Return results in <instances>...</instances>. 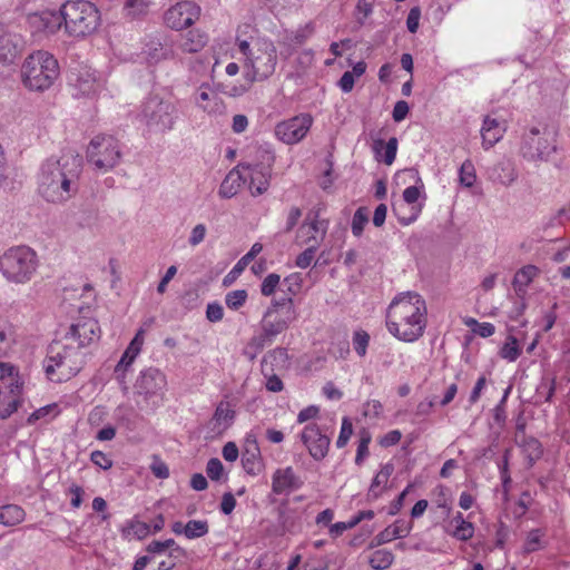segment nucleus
I'll return each mask as SVG.
<instances>
[{"instance_id": "obj_1", "label": "nucleus", "mask_w": 570, "mask_h": 570, "mask_svg": "<svg viewBox=\"0 0 570 570\" xmlns=\"http://www.w3.org/2000/svg\"><path fill=\"white\" fill-rule=\"evenodd\" d=\"M82 157L72 149L45 160L38 173V193L51 204H65L79 189Z\"/></svg>"}, {"instance_id": "obj_2", "label": "nucleus", "mask_w": 570, "mask_h": 570, "mask_svg": "<svg viewBox=\"0 0 570 570\" xmlns=\"http://www.w3.org/2000/svg\"><path fill=\"white\" fill-rule=\"evenodd\" d=\"M426 304L415 292L401 293L393 298L386 312V327L404 342L419 340L426 327Z\"/></svg>"}, {"instance_id": "obj_3", "label": "nucleus", "mask_w": 570, "mask_h": 570, "mask_svg": "<svg viewBox=\"0 0 570 570\" xmlns=\"http://www.w3.org/2000/svg\"><path fill=\"white\" fill-rule=\"evenodd\" d=\"M86 364V352L65 337L53 341L43 360V371L51 382H67L76 376Z\"/></svg>"}, {"instance_id": "obj_4", "label": "nucleus", "mask_w": 570, "mask_h": 570, "mask_svg": "<svg viewBox=\"0 0 570 570\" xmlns=\"http://www.w3.org/2000/svg\"><path fill=\"white\" fill-rule=\"evenodd\" d=\"M59 75L57 59L48 51L38 50L29 55L21 67L23 85L33 91L49 89Z\"/></svg>"}, {"instance_id": "obj_5", "label": "nucleus", "mask_w": 570, "mask_h": 570, "mask_svg": "<svg viewBox=\"0 0 570 570\" xmlns=\"http://www.w3.org/2000/svg\"><path fill=\"white\" fill-rule=\"evenodd\" d=\"M37 267V253L29 246H12L0 256V273L10 283L29 282Z\"/></svg>"}, {"instance_id": "obj_6", "label": "nucleus", "mask_w": 570, "mask_h": 570, "mask_svg": "<svg viewBox=\"0 0 570 570\" xmlns=\"http://www.w3.org/2000/svg\"><path fill=\"white\" fill-rule=\"evenodd\" d=\"M63 26L71 37H86L94 33L100 24L98 8L87 0L66 1L62 4Z\"/></svg>"}, {"instance_id": "obj_7", "label": "nucleus", "mask_w": 570, "mask_h": 570, "mask_svg": "<svg viewBox=\"0 0 570 570\" xmlns=\"http://www.w3.org/2000/svg\"><path fill=\"white\" fill-rule=\"evenodd\" d=\"M122 146L111 135L95 136L87 147V160L95 169L109 171L120 164Z\"/></svg>"}, {"instance_id": "obj_8", "label": "nucleus", "mask_w": 570, "mask_h": 570, "mask_svg": "<svg viewBox=\"0 0 570 570\" xmlns=\"http://www.w3.org/2000/svg\"><path fill=\"white\" fill-rule=\"evenodd\" d=\"M297 313L294 307V301L291 296L281 297L273 302L272 306L266 311L263 321V338L259 343L264 346L265 341H271L276 335L285 331L288 325L296 320Z\"/></svg>"}, {"instance_id": "obj_9", "label": "nucleus", "mask_w": 570, "mask_h": 570, "mask_svg": "<svg viewBox=\"0 0 570 570\" xmlns=\"http://www.w3.org/2000/svg\"><path fill=\"white\" fill-rule=\"evenodd\" d=\"M22 383L18 371L8 363H0V419L10 417L22 404Z\"/></svg>"}, {"instance_id": "obj_10", "label": "nucleus", "mask_w": 570, "mask_h": 570, "mask_svg": "<svg viewBox=\"0 0 570 570\" xmlns=\"http://www.w3.org/2000/svg\"><path fill=\"white\" fill-rule=\"evenodd\" d=\"M142 116L149 130L165 132L173 129L178 118V110L170 100L150 96L144 102Z\"/></svg>"}, {"instance_id": "obj_11", "label": "nucleus", "mask_w": 570, "mask_h": 570, "mask_svg": "<svg viewBox=\"0 0 570 570\" xmlns=\"http://www.w3.org/2000/svg\"><path fill=\"white\" fill-rule=\"evenodd\" d=\"M557 149L556 134L548 128L532 127L523 136L521 154L530 161H549Z\"/></svg>"}, {"instance_id": "obj_12", "label": "nucleus", "mask_w": 570, "mask_h": 570, "mask_svg": "<svg viewBox=\"0 0 570 570\" xmlns=\"http://www.w3.org/2000/svg\"><path fill=\"white\" fill-rule=\"evenodd\" d=\"M166 386V377L158 368L142 371L136 381L135 387L146 401L150 400V407L156 409L163 401V391Z\"/></svg>"}, {"instance_id": "obj_13", "label": "nucleus", "mask_w": 570, "mask_h": 570, "mask_svg": "<svg viewBox=\"0 0 570 570\" xmlns=\"http://www.w3.org/2000/svg\"><path fill=\"white\" fill-rule=\"evenodd\" d=\"M274 153L267 144L258 146L255 151V164L252 165V187L255 186L256 194L265 193L272 177Z\"/></svg>"}, {"instance_id": "obj_14", "label": "nucleus", "mask_w": 570, "mask_h": 570, "mask_svg": "<svg viewBox=\"0 0 570 570\" xmlns=\"http://www.w3.org/2000/svg\"><path fill=\"white\" fill-rule=\"evenodd\" d=\"M276 49L265 39L256 42V52L252 53V81L264 80L275 70Z\"/></svg>"}, {"instance_id": "obj_15", "label": "nucleus", "mask_w": 570, "mask_h": 570, "mask_svg": "<svg viewBox=\"0 0 570 570\" xmlns=\"http://www.w3.org/2000/svg\"><path fill=\"white\" fill-rule=\"evenodd\" d=\"M301 440L314 460L321 461L327 455L331 438L326 428L309 423L302 431Z\"/></svg>"}, {"instance_id": "obj_16", "label": "nucleus", "mask_w": 570, "mask_h": 570, "mask_svg": "<svg viewBox=\"0 0 570 570\" xmlns=\"http://www.w3.org/2000/svg\"><path fill=\"white\" fill-rule=\"evenodd\" d=\"M200 16V7L193 1H180L171 6L164 16L165 23L174 29L181 30L191 26Z\"/></svg>"}, {"instance_id": "obj_17", "label": "nucleus", "mask_w": 570, "mask_h": 570, "mask_svg": "<svg viewBox=\"0 0 570 570\" xmlns=\"http://www.w3.org/2000/svg\"><path fill=\"white\" fill-rule=\"evenodd\" d=\"M312 122L311 115L302 114L279 122L275 128V135L285 144H296L306 136Z\"/></svg>"}, {"instance_id": "obj_18", "label": "nucleus", "mask_w": 570, "mask_h": 570, "mask_svg": "<svg viewBox=\"0 0 570 570\" xmlns=\"http://www.w3.org/2000/svg\"><path fill=\"white\" fill-rule=\"evenodd\" d=\"M63 337L79 345L80 350L83 351L87 345L99 340L100 327L96 320L82 318L72 324Z\"/></svg>"}, {"instance_id": "obj_19", "label": "nucleus", "mask_w": 570, "mask_h": 570, "mask_svg": "<svg viewBox=\"0 0 570 570\" xmlns=\"http://www.w3.org/2000/svg\"><path fill=\"white\" fill-rule=\"evenodd\" d=\"M75 92V97H91L98 94L104 87V79L101 75L90 68H82L76 78H70Z\"/></svg>"}, {"instance_id": "obj_20", "label": "nucleus", "mask_w": 570, "mask_h": 570, "mask_svg": "<svg viewBox=\"0 0 570 570\" xmlns=\"http://www.w3.org/2000/svg\"><path fill=\"white\" fill-rule=\"evenodd\" d=\"M22 49V38L18 33L8 31L0 24V67L13 63Z\"/></svg>"}, {"instance_id": "obj_21", "label": "nucleus", "mask_w": 570, "mask_h": 570, "mask_svg": "<svg viewBox=\"0 0 570 570\" xmlns=\"http://www.w3.org/2000/svg\"><path fill=\"white\" fill-rule=\"evenodd\" d=\"M63 23L62 7L60 10H45L29 16V24L33 32L55 33Z\"/></svg>"}, {"instance_id": "obj_22", "label": "nucleus", "mask_w": 570, "mask_h": 570, "mask_svg": "<svg viewBox=\"0 0 570 570\" xmlns=\"http://www.w3.org/2000/svg\"><path fill=\"white\" fill-rule=\"evenodd\" d=\"M302 485V479L295 474L292 466L277 469L273 475L272 489L276 494L298 490Z\"/></svg>"}, {"instance_id": "obj_23", "label": "nucleus", "mask_w": 570, "mask_h": 570, "mask_svg": "<svg viewBox=\"0 0 570 570\" xmlns=\"http://www.w3.org/2000/svg\"><path fill=\"white\" fill-rule=\"evenodd\" d=\"M144 53L151 63L173 59L175 57L174 42L167 40L163 42L158 38H150L145 43Z\"/></svg>"}, {"instance_id": "obj_24", "label": "nucleus", "mask_w": 570, "mask_h": 570, "mask_svg": "<svg viewBox=\"0 0 570 570\" xmlns=\"http://www.w3.org/2000/svg\"><path fill=\"white\" fill-rule=\"evenodd\" d=\"M248 169L249 166L245 164H239L233 168L223 180L219 187V195L224 198L235 196L245 184L246 176L244 175V171H247Z\"/></svg>"}, {"instance_id": "obj_25", "label": "nucleus", "mask_w": 570, "mask_h": 570, "mask_svg": "<svg viewBox=\"0 0 570 570\" xmlns=\"http://www.w3.org/2000/svg\"><path fill=\"white\" fill-rule=\"evenodd\" d=\"M505 132V126L495 118L487 116L483 119L481 136L484 149H490L500 141Z\"/></svg>"}, {"instance_id": "obj_26", "label": "nucleus", "mask_w": 570, "mask_h": 570, "mask_svg": "<svg viewBox=\"0 0 570 570\" xmlns=\"http://www.w3.org/2000/svg\"><path fill=\"white\" fill-rule=\"evenodd\" d=\"M288 365L287 350L284 347H276L269 351L262 360V373L268 376L275 371H282Z\"/></svg>"}, {"instance_id": "obj_27", "label": "nucleus", "mask_w": 570, "mask_h": 570, "mask_svg": "<svg viewBox=\"0 0 570 570\" xmlns=\"http://www.w3.org/2000/svg\"><path fill=\"white\" fill-rule=\"evenodd\" d=\"M208 36L207 33L194 29L189 30L185 35H180L177 40L178 48L186 53H197L207 45Z\"/></svg>"}, {"instance_id": "obj_28", "label": "nucleus", "mask_w": 570, "mask_h": 570, "mask_svg": "<svg viewBox=\"0 0 570 570\" xmlns=\"http://www.w3.org/2000/svg\"><path fill=\"white\" fill-rule=\"evenodd\" d=\"M491 178L502 185L509 186L518 178L515 165L510 159L499 161L491 171Z\"/></svg>"}, {"instance_id": "obj_29", "label": "nucleus", "mask_w": 570, "mask_h": 570, "mask_svg": "<svg viewBox=\"0 0 570 570\" xmlns=\"http://www.w3.org/2000/svg\"><path fill=\"white\" fill-rule=\"evenodd\" d=\"M234 411L228 403L220 402L210 420L212 431L216 434L224 432L232 423Z\"/></svg>"}, {"instance_id": "obj_30", "label": "nucleus", "mask_w": 570, "mask_h": 570, "mask_svg": "<svg viewBox=\"0 0 570 570\" xmlns=\"http://www.w3.org/2000/svg\"><path fill=\"white\" fill-rule=\"evenodd\" d=\"M317 213L314 214L313 218H311V214H308L306 220L302 226L301 230L307 229L308 240H314V245H318L320 242H322L326 235L327 228H328V222L325 219H317Z\"/></svg>"}, {"instance_id": "obj_31", "label": "nucleus", "mask_w": 570, "mask_h": 570, "mask_svg": "<svg viewBox=\"0 0 570 570\" xmlns=\"http://www.w3.org/2000/svg\"><path fill=\"white\" fill-rule=\"evenodd\" d=\"M410 531L411 527L409 524L404 521H396L376 534L373 542L376 546H381L396 538H404L410 533Z\"/></svg>"}, {"instance_id": "obj_32", "label": "nucleus", "mask_w": 570, "mask_h": 570, "mask_svg": "<svg viewBox=\"0 0 570 570\" xmlns=\"http://www.w3.org/2000/svg\"><path fill=\"white\" fill-rule=\"evenodd\" d=\"M26 518L24 510L18 504H4L0 507V524L13 527L21 523Z\"/></svg>"}, {"instance_id": "obj_33", "label": "nucleus", "mask_w": 570, "mask_h": 570, "mask_svg": "<svg viewBox=\"0 0 570 570\" xmlns=\"http://www.w3.org/2000/svg\"><path fill=\"white\" fill-rule=\"evenodd\" d=\"M14 342L13 326L7 320L0 317V357H4L9 354Z\"/></svg>"}, {"instance_id": "obj_34", "label": "nucleus", "mask_w": 570, "mask_h": 570, "mask_svg": "<svg viewBox=\"0 0 570 570\" xmlns=\"http://www.w3.org/2000/svg\"><path fill=\"white\" fill-rule=\"evenodd\" d=\"M384 148V158L383 161L386 165H392L396 157L397 151V139L392 137L385 144L383 139H376L373 144V150L375 153L376 159H380L381 150Z\"/></svg>"}, {"instance_id": "obj_35", "label": "nucleus", "mask_w": 570, "mask_h": 570, "mask_svg": "<svg viewBox=\"0 0 570 570\" xmlns=\"http://www.w3.org/2000/svg\"><path fill=\"white\" fill-rule=\"evenodd\" d=\"M515 441L523 449L531 464L541 458L542 446L535 438L525 436L523 434L522 439L518 440V435H515Z\"/></svg>"}, {"instance_id": "obj_36", "label": "nucleus", "mask_w": 570, "mask_h": 570, "mask_svg": "<svg viewBox=\"0 0 570 570\" xmlns=\"http://www.w3.org/2000/svg\"><path fill=\"white\" fill-rule=\"evenodd\" d=\"M393 472V466L390 464L384 465L381 471L374 476L372 484L370 487L367 497L370 499H377L381 495V490L379 488L382 484H385Z\"/></svg>"}, {"instance_id": "obj_37", "label": "nucleus", "mask_w": 570, "mask_h": 570, "mask_svg": "<svg viewBox=\"0 0 570 570\" xmlns=\"http://www.w3.org/2000/svg\"><path fill=\"white\" fill-rule=\"evenodd\" d=\"M394 560V556L391 551L385 549L376 550L370 557V564L375 570H385L387 569Z\"/></svg>"}, {"instance_id": "obj_38", "label": "nucleus", "mask_w": 570, "mask_h": 570, "mask_svg": "<svg viewBox=\"0 0 570 570\" xmlns=\"http://www.w3.org/2000/svg\"><path fill=\"white\" fill-rule=\"evenodd\" d=\"M122 533L125 537H134L141 540L150 533V525L139 520H131L124 528Z\"/></svg>"}, {"instance_id": "obj_39", "label": "nucleus", "mask_w": 570, "mask_h": 570, "mask_svg": "<svg viewBox=\"0 0 570 570\" xmlns=\"http://www.w3.org/2000/svg\"><path fill=\"white\" fill-rule=\"evenodd\" d=\"M184 530L187 539L200 538L208 533V523L205 520H190Z\"/></svg>"}, {"instance_id": "obj_40", "label": "nucleus", "mask_w": 570, "mask_h": 570, "mask_svg": "<svg viewBox=\"0 0 570 570\" xmlns=\"http://www.w3.org/2000/svg\"><path fill=\"white\" fill-rule=\"evenodd\" d=\"M59 414L58 405L56 403L48 404L42 406L36 411H33L27 419L28 424H35L37 421L41 419L52 420Z\"/></svg>"}, {"instance_id": "obj_41", "label": "nucleus", "mask_w": 570, "mask_h": 570, "mask_svg": "<svg viewBox=\"0 0 570 570\" xmlns=\"http://www.w3.org/2000/svg\"><path fill=\"white\" fill-rule=\"evenodd\" d=\"M521 354V348L514 336H508L505 343L500 350V356L509 362H514Z\"/></svg>"}, {"instance_id": "obj_42", "label": "nucleus", "mask_w": 570, "mask_h": 570, "mask_svg": "<svg viewBox=\"0 0 570 570\" xmlns=\"http://www.w3.org/2000/svg\"><path fill=\"white\" fill-rule=\"evenodd\" d=\"M150 6L151 0H126L124 9L128 16L139 17L146 14Z\"/></svg>"}, {"instance_id": "obj_43", "label": "nucleus", "mask_w": 570, "mask_h": 570, "mask_svg": "<svg viewBox=\"0 0 570 570\" xmlns=\"http://www.w3.org/2000/svg\"><path fill=\"white\" fill-rule=\"evenodd\" d=\"M281 286L284 293L282 297L291 296L293 299V296H295L302 287V277L299 274H292L284 278Z\"/></svg>"}, {"instance_id": "obj_44", "label": "nucleus", "mask_w": 570, "mask_h": 570, "mask_svg": "<svg viewBox=\"0 0 570 570\" xmlns=\"http://www.w3.org/2000/svg\"><path fill=\"white\" fill-rule=\"evenodd\" d=\"M249 264V252L246 253L232 268V271L223 278V286H230L245 271L247 265Z\"/></svg>"}, {"instance_id": "obj_45", "label": "nucleus", "mask_w": 570, "mask_h": 570, "mask_svg": "<svg viewBox=\"0 0 570 570\" xmlns=\"http://www.w3.org/2000/svg\"><path fill=\"white\" fill-rule=\"evenodd\" d=\"M368 223V210L365 207H360L354 213L352 219V233L355 237H360L364 230L365 225Z\"/></svg>"}, {"instance_id": "obj_46", "label": "nucleus", "mask_w": 570, "mask_h": 570, "mask_svg": "<svg viewBox=\"0 0 570 570\" xmlns=\"http://www.w3.org/2000/svg\"><path fill=\"white\" fill-rule=\"evenodd\" d=\"M460 183L465 187H472L475 183L476 175L473 164L470 160H465L459 171Z\"/></svg>"}, {"instance_id": "obj_47", "label": "nucleus", "mask_w": 570, "mask_h": 570, "mask_svg": "<svg viewBox=\"0 0 570 570\" xmlns=\"http://www.w3.org/2000/svg\"><path fill=\"white\" fill-rule=\"evenodd\" d=\"M537 274V268L532 265H528L523 268H521L514 276L513 284L519 289L521 286H528L529 283L532 281V278Z\"/></svg>"}, {"instance_id": "obj_48", "label": "nucleus", "mask_w": 570, "mask_h": 570, "mask_svg": "<svg viewBox=\"0 0 570 570\" xmlns=\"http://www.w3.org/2000/svg\"><path fill=\"white\" fill-rule=\"evenodd\" d=\"M247 296L248 295L245 289L233 291L227 293L225 297V303L228 308L236 311L245 304Z\"/></svg>"}, {"instance_id": "obj_49", "label": "nucleus", "mask_w": 570, "mask_h": 570, "mask_svg": "<svg viewBox=\"0 0 570 570\" xmlns=\"http://www.w3.org/2000/svg\"><path fill=\"white\" fill-rule=\"evenodd\" d=\"M544 535L542 530L540 529H533L528 533L527 540L524 542V551L527 553L534 552L542 548L541 539Z\"/></svg>"}, {"instance_id": "obj_50", "label": "nucleus", "mask_w": 570, "mask_h": 570, "mask_svg": "<svg viewBox=\"0 0 570 570\" xmlns=\"http://www.w3.org/2000/svg\"><path fill=\"white\" fill-rule=\"evenodd\" d=\"M370 343V335L365 331H356L353 335V347L358 356H364Z\"/></svg>"}, {"instance_id": "obj_51", "label": "nucleus", "mask_w": 570, "mask_h": 570, "mask_svg": "<svg viewBox=\"0 0 570 570\" xmlns=\"http://www.w3.org/2000/svg\"><path fill=\"white\" fill-rule=\"evenodd\" d=\"M449 533L456 540L468 541L474 534V525L471 522L465 521L460 525H455V528L452 531H449Z\"/></svg>"}, {"instance_id": "obj_52", "label": "nucleus", "mask_w": 570, "mask_h": 570, "mask_svg": "<svg viewBox=\"0 0 570 570\" xmlns=\"http://www.w3.org/2000/svg\"><path fill=\"white\" fill-rule=\"evenodd\" d=\"M353 434V424L350 417L345 416L342 420V426L336 440V446L338 449L344 448Z\"/></svg>"}, {"instance_id": "obj_53", "label": "nucleus", "mask_w": 570, "mask_h": 570, "mask_svg": "<svg viewBox=\"0 0 570 570\" xmlns=\"http://www.w3.org/2000/svg\"><path fill=\"white\" fill-rule=\"evenodd\" d=\"M281 285V277L278 274H268L261 285V292L264 296H271L275 293L276 288Z\"/></svg>"}, {"instance_id": "obj_54", "label": "nucleus", "mask_w": 570, "mask_h": 570, "mask_svg": "<svg viewBox=\"0 0 570 570\" xmlns=\"http://www.w3.org/2000/svg\"><path fill=\"white\" fill-rule=\"evenodd\" d=\"M207 476L212 481H219L224 474V465L217 458H212L206 465Z\"/></svg>"}, {"instance_id": "obj_55", "label": "nucleus", "mask_w": 570, "mask_h": 570, "mask_svg": "<svg viewBox=\"0 0 570 570\" xmlns=\"http://www.w3.org/2000/svg\"><path fill=\"white\" fill-rule=\"evenodd\" d=\"M136 356L137 355L135 353H132V352L130 353L129 352L128 347L126 348V351L124 352L121 358L119 360L118 364L115 367V374H116L118 380H122L124 379L125 371L127 370L128 366L131 365V363L134 362Z\"/></svg>"}, {"instance_id": "obj_56", "label": "nucleus", "mask_w": 570, "mask_h": 570, "mask_svg": "<svg viewBox=\"0 0 570 570\" xmlns=\"http://www.w3.org/2000/svg\"><path fill=\"white\" fill-rule=\"evenodd\" d=\"M199 108H202L207 114H222L225 109L223 100L216 95L213 94L210 101L206 104L199 102Z\"/></svg>"}, {"instance_id": "obj_57", "label": "nucleus", "mask_w": 570, "mask_h": 570, "mask_svg": "<svg viewBox=\"0 0 570 570\" xmlns=\"http://www.w3.org/2000/svg\"><path fill=\"white\" fill-rule=\"evenodd\" d=\"M317 246L318 245L313 244L297 256L296 265L299 268H307L311 265L312 261L314 259Z\"/></svg>"}, {"instance_id": "obj_58", "label": "nucleus", "mask_w": 570, "mask_h": 570, "mask_svg": "<svg viewBox=\"0 0 570 570\" xmlns=\"http://www.w3.org/2000/svg\"><path fill=\"white\" fill-rule=\"evenodd\" d=\"M150 470L158 479H167L169 476V469L167 464L157 456H154Z\"/></svg>"}, {"instance_id": "obj_59", "label": "nucleus", "mask_w": 570, "mask_h": 570, "mask_svg": "<svg viewBox=\"0 0 570 570\" xmlns=\"http://www.w3.org/2000/svg\"><path fill=\"white\" fill-rule=\"evenodd\" d=\"M223 316H224V309L219 303L213 302L207 305L206 317L209 322H213V323L219 322L223 320Z\"/></svg>"}, {"instance_id": "obj_60", "label": "nucleus", "mask_w": 570, "mask_h": 570, "mask_svg": "<svg viewBox=\"0 0 570 570\" xmlns=\"http://www.w3.org/2000/svg\"><path fill=\"white\" fill-rule=\"evenodd\" d=\"M420 18L421 9L419 7L411 8L406 18V28L411 33H415L417 31Z\"/></svg>"}, {"instance_id": "obj_61", "label": "nucleus", "mask_w": 570, "mask_h": 570, "mask_svg": "<svg viewBox=\"0 0 570 570\" xmlns=\"http://www.w3.org/2000/svg\"><path fill=\"white\" fill-rule=\"evenodd\" d=\"M370 442H371L370 434L364 433L358 441L356 456H355L356 464H360L363 461V459L368 454Z\"/></svg>"}, {"instance_id": "obj_62", "label": "nucleus", "mask_w": 570, "mask_h": 570, "mask_svg": "<svg viewBox=\"0 0 570 570\" xmlns=\"http://www.w3.org/2000/svg\"><path fill=\"white\" fill-rule=\"evenodd\" d=\"M207 234V228L204 224H197L190 232L188 243L191 246H197L204 242Z\"/></svg>"}, {"instance_id": "obj_63", "label": "nucleus", "mask_w": 570, "mask_h": 570, "mask_svg": "<svg viewBox=\"0 0 570 570\" xmlns=\"http://www.w3.org/2000/svg\"><path fill=\"white\" fill-rule=\"evenodd\" d=\"M91 462L104 470L112 466V461L101 451H94L90 455Z\"/></svg>"}, {"instance_id": "obj_64", "label": "nucleus", "mask_w": 570, "mask_h": 570, "mask_svg": "<svg viewBox=\"0 0 570 570\" xmlns=\"http://www.w3.org/2000/svg\"><path fill=\"white\" fill-rule=\"evenodd\" d=\"M410 110L409 104L404 100H400L394 105L392 117L394 121L400 122L405 119Z\"/></svg>"}]
</instances>
